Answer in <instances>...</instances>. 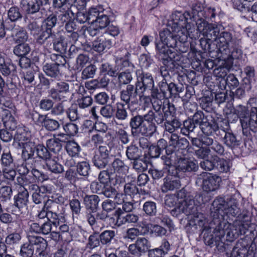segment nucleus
<instances>
[{
  "instance_id": "nucleus-1",
  "label": "nucleus",
  "mask_w": 257,
  "mask_h": 257,
  "mask_svg": "<svg viewBox=\"0 0 257 257\" xmlns=\"http://www.w3.org/2000/svg\"><path fill=\"white\" fill-rule=\"evenodd\" d=\"M172 31L169 29H164L160 32V41L155 43L157 54L162 57L163 63L167 67L172 69L178 65L182 58V55L169 50V47L173 48L176 45L178 31Z\"/></svg>"
},
{
  "instance_id": "nucleus-2",
  "label": "nucleus",
  "mask_w": 257,
  "mask_h": 257,
  "mask_svg": "<svg viewBox=\"0 0 257 257\" xmlns=\"http://www.w3.org/2000/svg\"><path fill=\"white\" fill-rule=\"evenodd\" d=\"M230 224L223 219L219 223L209 224L203 229V238L206 244L210 246H218L226 235V240L231 241L235 237L230 228Z\"/></svg>"
},
{
  "instance_id": "nucleus-3",
  "label": "nucleus",
  "mask_w": 257,
  "mask_h": 257,
  "mask_svg": "<svg viewBox=\"0 0 257 257\" xmlns=\"http://www.w3.org/2000/svg\"><path fill=\"white\" fill-rule=\"evenodd\" d=\"M198 207L193 200L185 199L179 202L177 209L179 212L190 216V221L188 223L189 226L195 229H197V226H199L200 230L203 231V228L208 224L206 223V218L203 214L198 212Z\"/></svg>"
},
{
  "instance_id": "nucleus-4",
  "label": "nucleus",
  "mask_w": 257,
  "mask_h": 257,
  "mask_svg": "<svg viewBox=\"0 0 257 257\" xmlns=\"http://www.w3.org/2000/svg\"><path fill=\"white\" fill-rule=\"evenodd\" d=\"M221 182V178L220 177L207 172H202L197 175L196 178V183H202V189L207 193L217 190Z\"/></svg>"
},
{
  "instance_id": "nucleus-5",
  "label": "nucleus",
  "mask_w": 257,
  "mask_h": 257,
  "mask_svg": "<svg viewBox=\"0 0 257 257\" xmlns=\"http://www.w3.org/2000/svg\"><path fill=\"white\" fill-rule=\"evenodd\" d=\"M216 47L218 51L224 54L230 53V47L239 46L241 44V40L233 37L231 33L222 31L220 33L217 41Z\"/></svg>"
},
{
  "instance_id": "nucleus-6",
  "label": "nucleus",
  "mask_w": 257,
  "mask_h": 257,
  "mask_svg": "<svg viewBox=\"0 0 257 257\" xmlns=\"http://www.w3.org/2000/svg\"><path fill=\"white\" fill-rule=\"evenodd\" d=\"M129 126L131 135L134 137L140 136L150 137L148 132L152 128V126L149 124L144 122L142 115L133 116L130 120Z\"/></svg>"
},
{
  "instance_id": "nucleus-7",
  "label": "nucleus",
  "mask_w": 257,
  "mask_h": 257,
  "mask_svg": "<svg viewBox=\"0 0 257 257\" xmlns=\"http://www.w3.org/2000/svg\"><path fill=\"white\" fill-rule=\"evenodd\" d=\"M239 117L244 135L247 136L248 131L254 133L257 132V107H252L250 114L248 115L241 112Z\"/></svg>"
},
{
  "instance_id": "nucleus-8",
  "label": "nucleus",
  "mask_w": 257,
  "mask_h": 257,
  "mask_svg": "<svg viewBox=\"0 0 257 257\" xmlns=\"http://www.w3.org/2000/svg\"><path fill=\"white\" fill-rule=\"evenodd\" d=\"M228 201H226L223 197H217L212 202L210 208V216L212 218L209 224L219 223V221L224 219V214Z\"/></svg>"
},
{
  "instance_id": "nucleus-9",
  "label": "nucleus",
  "mask_w": 257,
  "mask_h": 257,
  "mask_svg": "<svg viewBox=\"0 0 257 257\" xmlns=\"http://www.w3.org/2000/svg\"><path fill=\"white\" fill-rule=\"evenodd\" d=\"M164 127L165 131L171 134L169 137V143L170 146L184 150L189 146V142L187 139L180 137L177 134L174 133L176 130L170 123L169 119L165 121Z\"/></svg>"
},
{
  "instance_id": "nucleus-10",
  "label": "nucleus",
  "mask_w": 257,
  "mask_h": 257,
  "mask_svg": "<svg viewBox=\"0 0 257 257\" xmlns=\"http://www.w3.org/2000/svg\"><path fill=\"white\" fill-rule=\"evenodd\" d=\"M140 93L141 94L136 85H128L120 91L119 98L129 107L131 104L138 103L137 96Z\"/></svg>"
},
{
  "instance_id": "nucleus-11",
  "label": "nucleus",
  "mask_w": 257,
  "mask_h": 257,
  "mask_svg": "<svg viewBox=\"0 0 257 257\" xmlns=\"http://www.w3.org/2000/svg\"><path fill=\"white\" fill-rule=\"evenodd\" d=\"M45 208L50 210L47 221L50 222L54 227H57L64 220L61 213H58L59 205L52 201L47 200L45 202Z\"/></svg>"
},
{
  "instance_id": "nucleus-12",
  "label": "nucleus",
  "mask_w": 257,
  "mask_h": 257,
  "mask_svg": "<svg viewBox=\"0 0 257 257\" xmlns=\"http://www.w3.org/2000/svg\"><path fill=\"white\" fill-rule=\"evenodd\" d=\"M178 172H174V174L168 173L163 180V184L161 186V189L163 193L173 191L179 189L181 186L179 178L177 176Z\"/></svg>"
},
{
  "instance_id": "nucleus-13",
  "label": "nucleus",
  "mask_w": 257,
  "mask_h": 257,
  "mask_svg": "<svg viewBox=\"0 0 257 257\" xmlns=\"http://www.w3.org/2000/svg\"><path fill=\"white\" fill-rule=\"evenodd\" d=\"M151 247L150 243L145 237H138L135 243L129 245L128 249L130 253L136 256L140 257L149 251Z\"/></svg>"
},
{
  "instance_id": "nucleus-14",
  "label": "nucleus",
  "mask_w": 257,
  "mask_h": 257,
  "mask_svg": "<svg viewBox=\"0 0 257 257\" xmlns=\"http://www.w3.org/2000/svg\"><path fill=\"white\" fill-rule=\"evenodd\" d=\"M49 0H21L20 6L28 15L39 12L41 7L48 4Z\"/></svg>"
},
{
  "instance_id": "nucleus-15",
  "label": "nucleus",
  "mask_w": 257,
  "mask_h": 257,
  "mask_svg": "<svg viewBox=\"0 0 257 257\" xmlns=\"http://www.w3.org/2000/svg\"><path fill=\"white\" fill-rule=\"evenodd\" d=\"M69 92V85L68 83L58 81L56 85L49 91V96L54 100L61 101L66 98V95Z\"/></svg>"
},
{
  "instance_id": "nucleus-16",
  "label": "nucleus",
  "mask_w": 257,
  "mask_h": 257,
  "mask_svg": "<svg viewBox=\"0 0 257 257\" xmlns=\"http://www.w3.org/2000/svg\"><path fill=\"white\" fill-rule=\"evenodd\" d=\"M107 217V213L103 210L99 212H97V210L94 211H91L85 215V218L88 223L92 229L95 230H101L102 227L100 226L99 220L105 221Z\"/></svg>"
},
{
  "instance_id": "nucleus-17",
  "label": "nucleus",
  "mask_w": 257,
  "mask_h": 257,
  "mask_svg": "<svg viewBox=\"0 0 257 257\" xmlns=\"http://www.w3.org/2000/svg\"><path fill=\"white\" fill-rule=\"evenodd\" d=\"M28 242L34 248L36 256H44L48 245L47 241L42 237L35 235L28 236Z\"/></svg>"
},
{
  "instance_id": "nucleus-18",
  "label": "nucleus",
  "mask_w": 257,
  "mask_h": 257,
  "mask_svg": "<svg viewBox=\"0 0 257 257\" xmlns=\"http://www.w3.org/2000/svg\"><path fill=\"white\" fill-rule=\"evenodd\" d=\"M135 85L141 93L152 89L154 86V81L152 75L149 73H142L141 75L138 77Z\"/></svg>"
},
{
  "instance_id": "nucleus-19",
  "label": "nucleus",
  "mask_w": 257,
  "mask_h": 257,
  "mask_svg": "<svg viewBox=\"0 0 257 257\" xmlns=\"http://www.w3.org/2000/svg\"><path fill=\"white\" fill-rule=\"evenodd\" d=\"M116 218V224L119 226L122 224L136 223L139 220V216L134 213H125L121 208H117L114 213Z\"/></svg>"
},
{
  "instance_id": "nucleus-20",
  "label": "nucleus",
  "mask_w": 257,
  "mask_h": 257,
  "mask_svg": "<svg viewBox=\"0 0 257 257\" xmlns=\"http://www.w3.org/2000/svg\"><path fill=\"white\" fill-rule=\"evenodd\" d=\"M93 15L91 14V18L92 19V24H95L100 30L106 28L109 24L110 21L108 17L102 12H100L96 8H94Z\"/></svg>"
},
{
  "instance_id": "nucleus-21",
  "label": "nucleus",
  "mask_w": 257,
  "mask_h": 257,
  "mask_svg": "<svg viewBox=\"0 0 257 257\" xmlns=\"http://www.w3.org/2000/svg\"><path fill=\"white\" fill-rule=\"evenodd\" d=\"M57 34L52 32V30L46 29L41 26V32L36 39L37 43L44 45L46 47L52 45V41Z\"/></svg>"
},
{
  "instance_id": "nucleus-22",
  "label": "nucleus",
  "mask_w": 257,
  "mask_h": 257,
  "mask_svg": "<svg viewBox=\"0 0 257 257\" xmlns=\"http://www.w3.org/2000/svg\"><path fill=\"white\" fill-rule=\"evenodd\" d=\"M187 34L186 30H182L178 31L176 41V45L173 47L177 51L180 53H186L189 49V43L187 42Z\"/></svg>"
},
{
  "instance_id": "nucleus-23",
  "label": "nucleus",
  "mask_w": 257,
  "mask_h": 257,
  "mask_svg": "<svg viewBox=\"0 0 257 257\" xmlns=\"http://www.w3.org/2000/svg\"><path fill=\"white\" fill-rule=\"evenodd\" d=\"M112 46L111 40L106 37L101 36L93 42V48L94 51L100 53L110 49Z\"/></svg>"
},
{
  "instance_id": "nucleus-24",
  "label": "nucleus",
  "mask_w": 257,
  "mask_h": 257,
  "mask_svg": "<svg viewBox=\"0 0 257 257\" xmlns=\"http://www.w3.org/2000/svg\"><path fill=\"white\" fill-rule=\"evenodd\" d=\"M172 23H170V29L172 31L180 30L187 24V19L181 13H175L171 16Z\"/></svg>"
},
{
  "instance_id": "nucleus-25",
  "label": "nucleus",
  "mask_w": 257,
  "mask_h": 257,
  "mask_svg": "<svg viewBox=\"0 0 257 257\" xmlns=\"http://www.w3.org/2000/svg\"><path fill=\"white\" fill-rule=\"evenodd\" d=\"M198 169V165L193 161L188 159L180 158L176 166V171L195 172Z\"/></svg>"
},
{
  "instance_id": "nucleus-26",
  "label": "nucleus",
  "mask_w": 257,
  "mask_h": 257,
  "mask_svg": "<svg viewBox=\"0 0 257 257\" xmlns=\"http://www.w3.org/2000/svg\"><path fill=\"white\" fill-rule=\"evenodd\" d=\"M223 144L233 151L240 148L241 142L237 140L236 136L232 133L228 132L222 138Z\"/></svg>"
},
{
  "instance_id": "nucleus-27",
  "label": "nucleus",
  "mask_w": 257,
  "mask_h": 257,
  "mask_svg": "<svg viewBox=\"0 0 257 257\" xmlns=\"http://www.w3.org/2000/svg\"><path fill=\"white\" fill-rule=\"evenodd\" d=\"M84 203L86 206L85 214L97 210L100 202L99 197L96 195H86L84 198Z\"/></svg>"
},
{
  "instance_id": "nucleus-28",
  "label": "nucleus",
  "mask_w": 257,
  "mask_h": 257,
  "mask_svg": "<svg viewBox=\"0 0 257 257\" xmlns=\"http://www.w3.org/2000/svg\"><path fill=\"white\" fill-rule=\"evenodd\" d=\"M15 205L19 209L26 208L29 202V192L27 189L20 191L15 196Z\"/></svg>"
},
{
  "instance_id": "nucleus-29",
  "label": "nucleus",
  "mask_w": 257,
  "mask_h": 257,
  "mask_svg": "<svg viewBox=\"0 0 257 257\" xmlns=\"http://www.w3.org/2000/svg\"><path fill=\"white\" fill-rule=\"evenodd\" d=\"M52 41L53 47L55 51L62 54L65 53L67 50V43L65 41L64 37L59 34H56Z\"/></svg>"
},
{
  "instance_id": "nucleus-30",
  "label": "nucleus",
  "mask_w": 257,
  "mask_h": 257,
  "mask_svg": "<svg viewBox=\"0 0 257 257\" xmlns=\"http://www.w3.org/2000/svg\"><path fill=\"white\" fill-rule=\"evenodd\" d=\"M248 248V245L243 241H239L233 248L230 257H246Z\"/></svg>"
},
{
  "instance_id": "nucleus-31",
  "label": "nucleus",
  "mask_w": 257,
  "mask_h": 257,
  "mask_svg": "<svg viewBox=\"0 0 257 257\" xmlns=\"http://www.w3.org/2000/svg\"><path fill=\"white\" fill-rule=\"evenodd\" d=\"M57 159L56 157H51L45 162L47 169L54 174H60L64 171L63 166L58 162Z\"/></svg>"
},
{
  "instance_id": "nucleus-32",
  "label": "nucleus",
  "mask_w": 257,
  "mask_h": 257,
  "mask_svg": "<svg viewBox=\"0 0 257 257\" xmlns=\"http://www.w3.org/2000/svg\"><path fill=\"white\" fill-rule=\"evenodd\" d=\"M45 73L49 77L57 78L61 76L60 69L56 64L46 63L43 67Z\"/></svg>"
},
{
  "instance_id": "nucleus-33",
  "label": "nucleus",
  "mask_w": 257,
  "mask_h": 257,
  "mask_svg": "<svg viewBox=\"0 0 257 257\" xmlns=\"http://www.w3.org/2000/svg\"><path fill=\"white\" fill-rule=\"evenodd\" d=\"M65 148L68 155L72 157H78L81 151L80 146L74 140L66 142Z\"/></svg>"
},
{
  "instance_id": "nucleus-34",
  "label": "nucleus",
  "mask_w": 257,
  "mask_h": 257,
  "mask_svg": "<svg viewBox=\"0 0 257 257\" xmlns=\"http://www.w3.org/2000/svg\"><path fill=\"white\" fill-rule=\"evenodd\" d=\"M183 124V126L181 128V133L185 136L189 137L190 134L196 133L198 130V125L190 119L184 121Z\"/></svg>"
},
{
  "instance_id": "nucleus-35",
  "label": "nucleus",
  "mask_w": 257,
  "mask_h": 257,
  "mask_svg": "<svg viewBox=\"0 0 257 257\" xmlns=\"http://www.w3.org/2000/svg\"><path fill=\"white\" fill-rule=\"evenodd\" d=\"M61 142H65V140L55 138L50 139L47 141V147L54 153H59L62 149Z\"/></svg>"
},
{
  "instance_id": "nucleus-36",
  "label": "nucleus",
  "mask_w": 257,
  "mask_h": 257,
  "mask_svg": "<svg viewBox=\"0 0 257 257\" xmlns=\"http://www.w3.org/2000/svg\"><path fill=\"white\" fill-rule=\"evenodd\" d=\"M135 71L124 70L117 74L118 83L119 86L122 85H131V82L133 80V75Z\"/></svg>"
},
{
  "instance_id": "nucleus-37",
  "label": "nucleus",
  "mask_w": 257,
  "mask_h": 257,
  "mask_svg": "<svg viewBox=\"0 0 257 257\" xmlns=\"http://www.w3.org/2000/svg\"><path fill=\"white\" fill-rule=\"evenodd\" d=\"M240 209L238 207L237 201L234 199L228 200V204L225 209L224 214L227 215L237 217L240 214Z\"/></svg>"
},
{
  "instance_id": "nucleus-38",
  "label": "nucleus",
  "mask_w": 257,
  "mask_h": 257,
  "mask_svg": "<svg viewBox=\"0 0 257 257\" xmlns=\"http://www.w3.org/2000/svg\"><path fill=\"white\" fill-rule=\"evenodd\" d=\"M116 234V231L112 230H106L102 232L99 234L101 244L106 246L109 245L115 239Z\"/></svg>"
},
{
  "instance_id": "nucleus-39",
  "label": "nucleus",
  "mask_w": 257,
  "mask_h": 257,
  "mask_svg": "<svg viewBox=\"0 0 257 257\" xmlns=\"http://www.w3.org/2000/svg\"><path fill=\"white\" fill-rule=\"evenodd\" d=\"M5 86V81L0 75V108L4 109V107L12 108L14 105L10 98L8 97L2 95L3 88Z\"/></svg>"
},
{
  "instance_id": "nucleus-40",
  "label": "nucleus",
  "mask_w": 257,
  "mask_h": 257,
  "mask_svg": "<svg viewBox=\"0 0 257 257\" xmlns=\"http://www.w3.org/2000/svg\"><path fill=\"white\" fill-rule=\"evenodd\" d=\"M142 117H143V121L145 124L148 123L152 126L148 132L150 137L152 136L157 131V126L154 122V111L152 110H149L147 113L142 115Z\"/></svg>"
},
{
  "instance_id": "nucleus-41",
  "label": "nucleus",
  "mask_w": 257,
  "mask_h": 257,
  "mask_svg": "<svg viewBox=\"0 0 257 257\" xmlns=\"http://www.w3.org/2000/svg\"><path fill=\"white\" fill-rule=\"evenodd\" d=\"M12 36L15 42L18 43H25L28 39V33L23 28L14 30Z\"/></svg>"
},
{
  "instance_id": "nucleus-42",
  "label": "nucleus",
  "mask_w": 257,
  "mask_h": 257,
  "mask_svg": "<svg viewBox=\"0 0 257 257\" xmlns=\"http://www.w3.org/2000/svg\"><path fill=\"white\" fill-rule=\"evenodd\" d=\"M99 69L100 73L111 77H116L118 74V68L116 66H113L107 62L102 63Z\"/></svg>"
},
{
  "instance_id": "nucleus-43",
  "label": "nucleus",
  "mask_w": 257,
  "mask_h": 257,
  "mask_svg": "<svg viewBox=\"0 0 257 257\" xmlns=\"http://www.w3.org/2000/svg\"><path fill=\"white\" fill-rule=\"evenodd\" d=\"M3 123L6 129L15 130L17 126V121L12 114L6 111L5 115L3 118Z\"/></svg>"
},
{
  "instance_id": "nucleus-44",
  "label": "nucleus",
  "mask_w": 257,
  "mask_h": 257,
  "mask_svg": "<svg viewBox=\"0 0 257 257\" xmlns=\"http://www.w3.org/2000/svg\"><path fill=\"white\" fill-rule=\"evenodd\" d=\"M94 8L90 9L88 12L78 11L76 13V20L80 24H84L88 22L89 24H92V19L90 17L91 14L93 15Z\"/></svg>"
},
{
  "instance_id": "nucleus-45",
  "label": "nucleus",
  "mask_w": 257,
  "mask_h": 257,
  "mask_svg": "<svg viewBox=\"0 0 257 257\" xmlns=\"http://www.w3.org/2000/svg\"><path fill=\"white\" fill-rule=\"evenodd\" d=\"M125 155L129 160L133 161L142 155V151L136 145L131 144L126 148Z\"/></svg>"
},
{
  "instance_id": "nucleus-46",
  "label": "nucleus",
  "mask_w": 257,
  "mask_h": 257,
  "mask_svg": "<svg viewBox=\"0 0 257 257\" xmlns=\"http://www.w3.org/2000/svg\"><path fill=\"white\" fill-rule=\"evenodd\" d=\"M125 104L122 102H117L116 104L115 117L119 120L124 121L128 117V112Z\"/></svg>"
},
{
  "instance_id": "nucleus-47",
  "label": "nucleus",
  "mask_w": 257,
  "mask_h": 257,
  "mask_svg": "<svg viewBox=\"0 0 257 257\" xmlns=\"http://www.w3.org/2000/svg\"><path fill=\"white\" fill-rule=\"evenodd\" d=\"M133 162V168L139 172H144L148 168L149 161L146 156L141 155L138 159H135Z\"/></svg>"
},
{
  "instance_id": "nucleus-48",
  "label": "nucleus",
  "mask_w": 257,
  "mask_h": 257,
  "mask_svg": "<svg viewBox=\"0 0 257 257\" xmlns=\"http://www.w3.org/2000/svg\"><path fill=\"white\" fill-rule=\"evenodd\" d=\"M31 51V48L28 44L22 43L14 47V53L19 57H24Z\"/></svg>"
},
{
  "instance_id": "nucleus-49",
  "label": "nucleus",
  "mask_w": 257,
  "mask_h": 257,
  "mask_svg": "<svg viewBox=\"0 0 257 257\" xmlns=\"http://www.w3.org/2000/svg\"><path fill=\"white\" fill-rule=\"evenodd\" d=\"M61 13L59 15V21L62 23H67L72 20V18L74 16L75 13L72 7L62 9L60 10Z\"/></svg>"
},
{
  "instance_id": "nucleus-50",
  "label": "nucleus",
  "mask_w": 257,
  "mask_h": 257,
  "mask_svg": "<svg viewBox=\"0 0 257 257\" xmlns=\"http://www.w3.org/2000/svg\"><path fill=\"white\" fill-rule=\"evenodd\" d=\"M111 167L114 172L118 174L125 173L128 170V167L125 165L124 162L119 158L115 159L111 164Z\"/></svg>"
},
{
  "instance_id": "nucleus-51",
  "label": "nucleus",
  "mask_w": 257,
  "mask_h": 257,
  "mask_svg": "<svg viewBox=\"0 0 257 257\" xmlns=\"http://www.w3.org/2000/svg\"><path fill=\"white\" fill-rule=\"evenodd\" d=\"M199 128L204 135L213 136L216 128V123L214 121L210 122L206 120L201 124Z\"/></svg>"
},
{
  "instance_id": "nucleus-52",
  "label": "nucleus",
  "mask_w": 257,
  "mask_h": 257,
  "mask_svg": "<svg viewBox=\"0 0 257 257\" xmlns=\"http://www.w3.org/2000/svg\"><path fill=\"white\" fill-rule=\"evenodd\" d=\"M1 162L3 168L13 167L15 166L14 160L10 152H3Z\"/></svg>"
},
{
  "instance_id": "nucleus-53",
  "label": "nucleus",
  "mask_w": 257,
  "mask_h": 257,
  "mask_svg": "<svg viewBox=\"0 0 257 257\" xmlns=\"http://www.w3.org/2000/svg\"><path fill=\"white\" fill-rule=\"evenodd\" d=\"M109 162V160L108 159L101 157L96 153H95L92 158V162L94 166L99 169L105 168L108 164Z\"/></svg>"
},
{
  "instance_id": "nucleus-54",
  "label": "nucleus",
  "mask_w": 257,
  "mask_h": 257,
  "mask_svg": "<svg viewBox=\"0 0 257 257\" xmlns=\"http://www.w3.org/2000/svg\"><path fill=\"white\" fill-rule=\"evenodd\" d=\"M215 168L220 173H226L229 170V163L224 159L215 158Z\"/></svg>"
},
{
  "instance_id": "nucleus-55",
  "label": "nucleus",
  "mask_w": 257,
  "mask_h": 257,
  "mask_svg": "<svg viewBox=\"0 0 257 257\" xmlns=\"http://www.w3.org/2000/svg\"><path fill=\"white\" fill-rule=\"evenodd\" d=\"M43 127L48 131L53 132L58 130L60 124L58 120L50 118L47 115Z\"/></svg>"
},
{
  "instance_id": "nucleus-56",
  "label": "nucleus",
  "mask_w": 257,
  "mask_h": 257,
  "mask_svg": "<svg viewBox=\"0 0 257 257\" xmlns=\"http://www.w3.org/2000/svg\"><path fill=\"white\" fill-rule=\"evenodd\" d=\"M92 230L94 232L89 236L88 244L90 248H93L99 246L101 243L99 235V231L101 230Z\"/></svg>"
},
{
  "instance_id": "nucleus-57",
  "label": "nucleus",
  "mask_w": 257,
  "mask_h": 257,
  "mask_svg": "<svg viewBox=\"0 0 257 257\" xmlns=\"http://www.w3.org/2000/svg\"><path fill=\"white\" fill-rule=\"evenodd\" d=\"M161 110L166 119H168L170 116L173 117L176 112V108L174 105L169 101H167L166 104L163 106Z\"/></svg>"
},
{
  "instance_id": "nucleus-58",
  "label": "nucleus",
  "mask_w": 257,
  "mask_h": 257,
  "mask_svg": "<svg viewBox=\"0 0 257 257\" xmlns=\"http://www.w3.org/2000/svg\"><path fill=\"white\" fill-rule=\"evenodd\" d=\"M77 172L81 176H87L90 170V166L87 161H82L78 163L76 166Z\"/></svg>"
},
{
  "instance_id": "nucleus-59",
  "label": "nucleus",
  "mask_w": 257,
  "mask_h": 257,
  "mask_svg": "<svg viewBox=\"0 0 257 257\" xmlns=\"http://www.w3.org/2000/svg\"><path fill=\"white\" fill-rule=\"evenodd\" d=\"M170 83H168L166 79H163L159 83L160 90L163 94V97L169 98L171 97Z\"/></svg>"
},
{
  "instance_id": "nucleus-60",
  "label": "nucleus",
  "mask_w": 257,
  "mask_h": 257,
  "mask_svg": "<svg viewBox=\"0 0 257 257\" xmlns=\"http://www.w3.org/2000/svg\"><path fill=\"white\" fill-rule=\"evenodd\" d=\"M8 17L11 21L16 22L22 18V14L18 7L14 6L8 10Z\"/></svg>"
},
{
  "instance_id": "nucleus-61",
  "label": "nucleus",
  "mask_w": 257,
  "mask_h": 257,
  "mask_svg": "<svg viewBox=\"0 0 257 257\" xmlns=\"http://www.w3.org/2000/svg\"><path fill=\"white\" fill-rule=\"evenodd\" d=\"M124 193L125 195L134 196L139 193V189L136 186L135 181L126 183L124 185Z\"/></svg>"
},
{
  "instance_id": "nucleus-62",
  "label": "nucleus",
  "mask_w": 257,
  "mask_h": 257,
  "mask_svg": "<svg viewBox=\"0 0 257 257\" xmlns=\"http://www.w3.org/2000/svg\"><path fill=\"white\" fill-rule=\"evenodd\" d=\"M211 153L215 154L219 156H223L224 154V146L217 141L215 140L210 147H208Z\"/></svg>"
},
{
  "instance_id": "nucleus-63",
  "label": "nucleus",
  "mask_w": 257,
  "mask_h": 257,
  "mask_svg": "<svg viewBox=\"0 0 257 257\" xmlns=\"http://www.w3.org/2000/svg\"><path fill=\"white\" fill-rule=\"evenodd\" d=\"M35 253L34 248L32 247L28 241L24 243L21 246L20 255L21 257H31Z\"/></svg>"
},
{
  "instance_id": "nucleus-64",
  "label": "nucleus",
  "mask_w": 257,
  "mask_h": 257,
  "mask_svg": "<svg viewBox=\"0 0 257 257\" xmlns=\"http://www.w3.org/2000/svg\"><path fill=\"white\" fill-rule=\"evenodd\" d=\"M47 148V147L46 148L42 145H37L36 148L38 157L45 161V162L51 158V154Z\"/></svg>"
}]
</instances>
